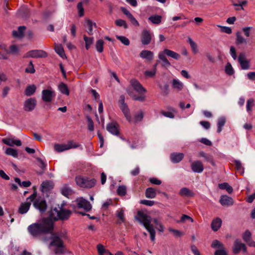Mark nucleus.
<instances>
[{
	"mask_svg": "<svg viewBox=\"0 0 255 255\" xmlns=\"http://www.w3.org/2000/svg\"><path fill=\"white\" fill-rule=\"evenodd\" d=\"M149 181L151 184L154 185H160L161 184V181L155 177L149 178Z\"/></svg>",
	"mask_w": 255,
	"mask_h": 255,
	"instance_id": "nucleus-64",
	"label": "nucleus"
},
{
	"mask_svg": "<svg viewBox=\"0 0 255 255\" xmlns=\"http://www.w3.org/2000/svg\"><path fill=\"white\" fill-rule=\"evenodd\" d=\"M53 228V221L49 219H45L41 223H35L29 225L27 230L33 237L36 238L43 233L50 232Z\"/></svg>",
	"mask_w": 255,
	"mask_h": 255,
	"instance_id": "nucleus-2",
	"label": "nucleus"
},
{
	"mask_svg": "<svg viewBox=\"0 0 255 255\" xmlns=\"http://www.w3.org/2000/svg\"><path fill=\"white\" fill-rule=\"evenodd\" d=\"M61 194L66 196L68 197L69 195L72 194L73 191L71 188L67 185L64 184L61 188Z\"/></svg>",
	"mask_w": 255,
	"mask_h": 255,
	"instance_id": "nucleus-27",
	"label": "nucleus"
},
{
	"mask_svg": "<svg viewBox=\"0 0 255 255\" xmlns=\"http://www.w3.org/2000/svg\"><path fill=\"white\" fill-rule=\"evenodd\" d=\"M222 221L221 219L217 218L214 219L211 223V228L214 231H217L222 225Z\"/></svg>",
	"mask_w": 255,
	"mask_h": 255,
	"instance_id": "nucleus-24",
	"label": "nucleus"
},
{
	"mask_svg": "<svg viewBox=\"0 0 255 255\" xmlns=\"http://www.w3.org/2000/svg\"><path fill=\"white\" fill-rule=\"evenodd\" d=\"M2 142L6 145L10 146L16 145L19 146L21 145V142L19 139L13 138H5L2 139Z\"/></svg>",
	"mask_w": 255,
	"mask_h": 255,
	"instance_id": "nucleus-16",
	"label": "nucleus"
},
{
	"mask_svg": "<svg viewBox=\"0 0 255 255\" xmlns=\"http://www.w3.org/2000/svg\"><path fill=\"white\" fill-rule=\"evenodd\" d=\"M172 84L173 88L178 91H181L184 87L183 83L177 79H174Z\"/></svg>",
	"mask_w": 255,
	"mask_h": 255,
	"instance_id": "nucleus-28",
	"label": "nucleus"
},
{
	"mask_svg": "<svg viewBox=\"0 0 255 255\" xmlns=\"http://www.w3.org/2000/svg\"><path fill=\"white\" fill-rule=\"evenodd\" d=\"M226 122V119L224 117H221L218 119L217 123V132L220 133L222 130V128L224 126Z\"/></svg>",
	"mask_w": 255,
	"mask_h": 255,
	"instance_id": "nucleus-38",
	"label": "nucleus"
},
{
	"mask_svg": "<svg viewBox=\"0 0 255 255\" xmlns=\"http://www.w3.org/2000/svg\"><path fill=\"white\" fill-rule=\"evenodd\" d=\"M120 109L122 110V112L125 115L127 121L129 122H132V120L130 115L129 110L128 108V106L127 104L123 105H120Z\"/></svg>",
	"mask_w": 255,
	"mask_h": 255,
	"instance_id": "nucleus-21",
	"label": "nucleus"
},
{
	"mask_svg": "<svg viewBox=\"0 0 255 255\" xmlns=\"http://www.w3.org/2000/svg\"><path fill=\"white\" fill-rule=\"evenodd\" d=\"M115 23L117 26H123L125 28H128V25H127L126 21H125L124 20L121 19H118L116 21Z\"/></svg>",
	"mask_w": 255,
	"mask_h": 255,
	"instance_id": "nucleus-59",
	"label": "nucleus"
},
{
	"mask_svg": "<svg viewBox=\"0 0 255 255\" xmlns=\"http://www.w3.org/2000/svg\"><path fill=\"white\" fill-rule=\"evenodd\" d=\"M36 194L33 193L26 199V201L22 203L18 209V212L21 214H25L29 210L31 203L33 202L34 207L40 212H45L47 209V204L44 200L41 197L36 198Z\"/></svg>",
	"mask_w": 255,
	"mask_h": 255,
	"instance_id": "nucleus-1",
	"label": "nucleus"
},
{
	"mask_svg": "<svg viewBox=\"0 0 255 255\" xmlns=\"http://www.w3.org/2000/svg\"><path fill=\"white\" fill-rule=\"evenodd\" d=\"M153 34L147 29H144L141 34V42L144 45L149 44L151 41Z\"/></svg>",
	"mask_w": 255,
	"mask_h": 255,
	"instance_id": "nucleus-11",
	"label": "nucleus"
},
{
	"mask_svg": "<svg viewBox=\"0 0 255 255\" xmlns=\"http://www.w3.org/2000/svg\"><path fill=\"white\" fill-rule=\"evenodd\" d=\"M211 247L213 248H220L223 249L224 248L223 244L219 242L218 240H214L212 243Z\"/></svg>",
	"mask_w": 255,
	"mask_h": 255,
	"instance_id": "nucleus-55",
	"label": "nucleus"
},
{
	"mask_svg": "<svg viewBox=\"0 0 255 255\" xmlns=\"http://www.w3.org/2000/svg\"><path fill=\"white\" fill-rule=\"evenodd\" d=\"M247 2H248L247 0H239L238 3H233V5L234 6H240L241 9L243 10L244 9L243 6L246 5Z\"/></svg>",
	"mask_w": 255,
	"mask_h": 255,
	"instance_id": "nucleus-60",
	"label": "nucleus"
},
{
	"mask_svg": "<svg viewBox=\"0 0 255 255\" xmlns=\"http://www.w3.org/2000/svg\"><path fill=\"white\" fill-rule=\"evenodd\" d=\"M225 72L229 75H232L234 73V70L230 63H228L225 66Z\"/></svg>",
	"mask_w": 255,
	"mask_h": 255,
	"instance_id": "nucleus-51",
	"label": "nucleus"
},
{
	"mask_svg": "<svg viewBox=\"0 0 255 255\" xmlns=\"http://www.w3.org/2000/svg\"><path fill=\"white\" fill-rule=\"evenodd\" d=\"M68 150L71 148H76L80 146V144L74 142L73 140H69L66 144Z\"/></svg>",
	"mask_w": 255,
	"mask_h": 255,
	"instance_id": "nucleus-50",
	"label": "nucleus"
},
{
	"mask_svg": "<svg viewBox=\"0 0 255 255\" xmlns=\"http://www.w3.org/2000/svg\"><path fill=\"white\" fill-rule=\"evenodd\" d=\"M64 204L62 203L61 206L55 207L50 210L49 212L50 220L56 221L58 220H66L69 219L71 215V211L68 209L63 208Z\"/></svg>",
	"mask_w": 255,
	"mask_h": 255,
	"instance_id": "nucleus-4",
	"label": "nucleus"
},
{
	"mask_svg": "<svg viewBox=\"0 0 255 255\" xmlns=\"http://www.w3.org/2000/svg\"><path fill=\"white\" fill-rule=\"evenodd\" d=\"M130 85L139 96L132 95L129 91H128V94L132 97L135 101L143 102L145 100V96L144 94L146 92V90L141 85V84L136 79H131L130 81Z\"/></svg>",
	"mask_w": 255,
	"mask_h": 255,
	"instance_id": "nucleus-5",
	"label": "nucleus"
},
{
	"mask_svg": "<svg viewBox=\"0 0 255 255\" xmlns=\"http://www.w3.org/2000/svg\"><path fill=\"white\" fill-rule=\"evenodd\" d=\"M117 193L120 196H125L127 193V188L125 186H119L117 189Z\"/></svg>",
	"mask_w": 255,
	"mask_h": 255,
	"instance_id": "nucleus-48",
	"label": "nucleus"
},
{
	"mask_svg": "<svg viewBox=\"0 0 255 255\" xmlns=\"http://www.w3.org/2000/svg\"><path fill=\"white\" fill-rule=\"evenodd\" d=\"M36 105V100L35 98H29L26 100L24 103V110L30 112L33 111Z\"/></svg>",
	"mask_w": 255,
	"mask_h": 255,
	"instance_id": "nucleus-13",
	"label": "nucleus"
},
{
	"mask_svg": "<svg viewBox=\"0 0 255 255\" xmlns=\"http://www.w3.org/2000/svg\"><path fill=\"white\" fill-rule=\"evenodd\" d=\"M36 87L34 85H29L26 88L24 93L25 95L30 96L32 95L35 92Z\"/></svg>",
	"mask_w": 255,
	"mask_h": 255,
	"instance_id": "nucleus-36",
	"label": "nucleus"
},
{
	"mask_svg": "<svg viewBox=\"0 0 255 255\" xmlns=\"http://www.w3.org/2000/svg\"><path fill=\"white\" fill-rule=\"evenodd\" d=\"M50 246L53 248V251L56 255H61L64 253V246L61 238L57 235L51 237Z\"/></svg>",
	"mask_w": 255,
	"mask_h": 255,
	"instance_id": "nucleus-6",
	"label": "nucleus"
},
{
	"mask_svg": "<svg viewBox=\"0 0 255 255\" xmlns=\"http://www.w3.org/2000/svg\"><path fill=\"white\" fill-rule=\"evenodd\" d=\"M85 27L87 28V31L89 35L93 34V26H96V24L93 22L92 20L90 19H85Z\"/></svg>",
	"mask_w": 255,
	"mask_h": 255,
	"instance_id": "nucleus-25",
	"label": "nucleus"
},
{
	"mask_svg": "<svg viewBox=\"0 0 255 255\" xmlns=\"http://www.w3.org/2000/svg\"><path fill=\"white\" fill-rule=\"evenodd\" d=\"M56 52L62 58L66 57L62 46L60 44H57L55 47Z\"/></svg>",
	"mask_w": 255,
	"mask_h": 255,
	"instance_id": "nucleus-33",
	"label": "nucleus"
},
{
	"mask_svg": "<svg viewBox=\"0 0 255 255\" xmlns=\"http://www.w3.org/2000/svg\"><path fill=\"white\" fill-rule=\"evenodd\" d=\"M235 164L237 170L241 174H243L244 173V168L242 165L241 162L240 160H235Z\"/></svg>",
	"mask_w": 255,
	"mask_h": 255,
	"instance_id": "nucleus-43",
	"label": "nucleus"
},
{
	"mask_svg": "<svg viewBox=\"0 0 255 255\" xmlns=\"http://www.w3.org/2000/svg\"><path fill=\"white\" fill-rule=\"evenodd\" d=\"M156 73L155 70L152 69L151 70H146L144 72V74L146 77H153Z\"/></svg>",
	"mask_w": 255,
	"mask_h": 255,
	"instance_id": "nucleus-61",
	"label": "nucleus"
},
{
	"mask_svg": "<svg viewBox=\"0 0 255 255\" xmlns=\"http://www.w3.org/2000/svg\"><path fill=\"white\" fill-rule=\"evenodd\" d=\"M236 43L237 44L247 43L246 39L241 35V32L239 31H238L236 33Z\"/></svg>",
	"mask_w": 255,
	"mask_h": 255,
	"instance_id": "nucleus-39",
	"label": "nucleus"
},
{
	"mask_svg": "<svg viewBox=\"0 0 255 255\" xmlns=\"http://www.w3.org/2000/svg\"><path fill=\"white\" fill-rule=\"evenodd\" d=\"M242 238L244 241L247 243L252 239L251 232L248 230H246L243 234Z\"/></svg>",
	"mask_w": 255,
	"mask_h": 255,
	"instance_id": "nucleus-41",
	"label": "nucleus"
},
{
	"mask_svg": "<svg viewBox=\"0 0 255 255\" xmlns=\"http://www.w3.org/2000/svg\"><path fill=\"white\" fill-rule=\"evenodd\" d=\"M104 42L102 39H99L97 41L96 43V49L97 51L100 53H101L103 51V45Z\"/></svg>",
	"mask_w": 255,
	"mask_h": 255,
	"instance_id": "nucleus-42",
	"label": "nucleus"
},
{
	"mask_svg": "<svg viewBox=\"0 0 255 255\" xmlns=\"http://www.w3.org/2000/svg\"><path fill=\"white\" fill-rule=\"evenodd\" d=\"M220 202L223 206H229L233 204L234 201L230 197L227 195H222L220 198Z\"/></svg>",
	"mask_w": 255,
	"mask_h": 255,
	"instance_id": "nucleus-20",
	"label": "nucleus"
},
{
	"mask_svg": "<svg viewBox=\"0 0 255 255\" xmlns=\"http://www.w3.org/2000/svg\"><path fill=\"white\" fill-rule=\"evenodd\" d=\"M78 208L83 209L85 211H89L92 208V205L90 202L82 197L78 198L76 200Z\"/></svg>",
	"mask_w": 255,
	"mask_h": 255,
	"instance_id": "nucleus-10",
	"label": "nucleus"
},
{
	"mask_svg": "<svg viewBox=\"0 0 255 255\" xmlns=\"http://www.w3.org/2000/svg\"><path fill=\"white\" fill-rule=\"evenodd\" d=\"M135 219L146 229L150 234L151 240L153 242L155 238V231L151 224V217L142 211H138Z\"/></svg>",
	"mask_w": 255,
	"mask_h": 255,
	"instance_id": "nucleus-3",
	"label": "nucleus"
},
{
	"mask_svg": "<svg viewBox=\"0 0 255 255\" xmlns=\"http://www.w3.org/2000/svg\"><path fill=\"white\" fill-rule=\"evenodd\" d=\"M24 26H20L18 28V30H13L12 31V36L15 38H22L23 36V32L25 30Z\"/></svg>",
	"mask_w": 255,
	"mask_h": 255,
	"instance_id": "nucleus-26",
	"label": "nucleus"
},
{
	"mask_svg": "<svg viewBox=\"0 0 255 255\" xmlns=\"http://www.w3.org/2000/svg\"><path fill=\"white\" fill-rule=\"evenodd\" d=\"M184 155L182 153L174 152L170 155V159L173 163H178L182 160Z\"/></svg>",
	"mask_w": 255,
	"mask_h": 255,
	"instance_id": "nucleus-22",
	"label": "nucleus"
},
{
	"mask_svg": "<svg viewBox=\"0 0 255 255\" xmlns=\"http://www.w3.org/2000/svg\"><path fill=\"white\" fill-rule=\"evenodd\" d=\"M35 70L32 61H30L27 67L25 69V72L28 73L33 74Z\"/></svg>",
	"mask_w": 255,
	"mask_h": 255,
	"instance_id": "nucleus-54",
	"label": "nucleus"
},
{
	"mask_svg": "<svg viewBox=\"0 0 255 255\" xmlns=\"http://www.w3.org/2000/svg\"><path fill=\"white\" fill-rule=\"evenodd\" d=\"M84 40L85 42V47L87 50H88L94 42V38L93 37H88L84 35Z\"/></svg>",
	"mask_w": 255,
	"mask_h": 255,
	"instance_id": "nucleus-40",
	"label": "nucleus"
},
{
	"mask_svg": "<svg viewBox=\"0 0 255 255\" xmlns=\"http://www.w3.org/2000/svg\"><path fill=\"white\" fill-rule=\"evenodd\" d=\"M88 122V128L90 131H93L94 129V123L92 118L90 116L87 117Z\"/></svg>",
	"mask_w": 255,
	"mask_h": 255,
	"instance_id": "nucleus-56",
	"label": "nucleus"
},
{
	"mask_svg": "<svg viewBox=\"0 0 255 255\" xmlns=\"http://www.w3.org/2000/svg\"><path fill=\"white\" fill-rule=\"evenodd\" d=\"M191 168L194 172L198 173L202 172L204 170L202 163L199 160L193 161L191 164Z\"/></svg>",
	"mask_w": 255,
	"mask_h": 255,
	"instance_id": "nucleus-15",
	"label": "nucleus"
},
{
	"mask_svg": "<svg viewBox=\"0 0 255 255\" xmlns=\"http://www.w3.org/2000/svg\"><path fill=\"white\" fill-rule=\"evenodd\" d=\"M252 29H253L252 27L247 26L243 27L242 30L246 36L249 37L250 36V31Z\"/></svg>",
	"mask_w": 255,
	"mask_h": 255,
	"instance_id": "nucleus-62",
	"label": "nucleus"
},
{
	"mask_svg": "<svg viewBox=\"0 0 255 255\" xmlns=\"http://www.w3.org/2000/svg\"><path fill=\"white\" fill-rule=\"evenodd\" d=\"M116 38L125 45L128 46L130 44L129 39L124 36L117 35Z\"/></svg>",
	"mask_w": 255,
	"mask_h": 255,
	"instance_id": "nucleus-47",
	"label": "nucleus"
},
{
	"mask_svg": "<svg viewBox=\"0 0 255 255\" xmlns=\"http://www.w3.org/2000/svg\"><path fill=\"white\" fill-rule=\"evenodd\" d=\"M238 61L242 69L248 70L250 69V64L249 61L247 59L244 54H240L239 55L238 57Z\"/></svg>",
	"mask_w": 255,
	"mask_h": 255,
	"instance_id": "nucleus-14",
	"label": "nucleus"
},
{
	"mask_svg": "<svg viewBox=\"0 0 255 255\" xmlns=\"http://www.w3.org/2000/svg\"><path fill=\"white\" fill-rule=\"evenodd\" d=\"M254 102V100L253 99H250L247 101L246 108L248 112L249 113L252 111V108L253 106Z\"/></svg>",
	"mask_w": 255,
	"mask_h": 255,
	"instance_id": "nucleus-57",
	"label": "nucleus"
},
{
	"mask_svg": "<svg viewBox=\"0 0 255 255\" xmlns=\"http://www.w3.org/2000/svg\"><path fill=\"white\" fill-rule=\"evenodd\" d=\"M5 153L7 155L12 156L13 157H17L18 155L17 151L12 148H7L5 150Z\"/></svg>",
	"mask_w": 255,
	"mask_h": 255,
	"instance_id": "nucleus-45",
	"label": "nucleus"
},
{
	"mask_svg": "<svg viewBox=\"0 0 255 255\" xmlns=\"http://www.w3.org/2000/svg\"><path fill=\"white\" fill-rule=\"evenodd\" d=\"M107 130L112 134L117 135L119 134L118 125L117 123H111L107 126Z\"/></svg>",
	"mask_w": 255,
	"mask_h": 255,
	"instance_id": "nucleus-18",
	"label": "nucleus"
},
{
	"mask_svg": "<svg viewBox=\"0 0 255 255\" xmlns=\"http://www.w3.org/2000/svg\"><path fill=\"white\" fill-rule=\"evenodd\" d=\"M219 187L221 189H226L229 193H232L233 191V188L227 183H223L219 184Z\"/></svg>",
	"mask_w": 255,
	"mask_h": 255,
	"instance_id": "nucleus-44",
	"label": "nucleus"
},
{
	"mask_svg": "<svg viewBox=\"0 0 255 255\" xmlns=\"http://www.w3.org/2000/svg\"><path fill=\"white\" fill-rule=\"evenodd\" d=\"M58 89L62 94L67 96L69 95V91L68 88L67 86L64 83L62 82L60 83V84L58 86Z\"/></svg>",
	"mask_w": 255,
	"mask_h": 255,
	"instance_id": "nucleus-31",
	"label": "nucleus"
},
{
	"mask_svg": "<svg viewBox=\"0 0 255 255\" xmlns=\"http://www.w3.org/2000/svg\"><path fill=\"white\" fill-rule=\"evenodd\" d=\"M143 117V112L142 111H140L134 115L133 122L135 123L140 122L142 121Z\"/></svg>",
	"mask_w": 255,
	"mask_h": 255,
	"instance_id": "nucleus-53",
	"label": "nucleus"
},
{
	"mask_svg": "<svg viewBox=\"0 0 255 255\" xmlns=\"http://www.w3.org/2000/svg\"><path fill=\"white\" fill-rule=\"evenodd\" d=\"M241 251L246 252L247 251L246 246L239 239H236L234 242V245L233 248V252L235 254H238Z\"/></svg>",
	"mask_w": 255,
	"mask_h": 255,
	"instance_id": "nucleus-12",
	"label": "nucleus"
},
{
	"mask_svg": "<svg viewBox=\"0 0 255 255\" xmlns=\"http://www.w3.org/2000/svg\"><path fill=\"white\" fill-rule=\"evenodd\" d=\"M139 56L140 58L147 61H151L154 57V53L148 50H143L139 53Z\"/></svg>",
	"mask_w": 255,
	"mask_h": 255,
	"instance_id": "nucleus-17",
	"label": "nucleus"
},
{
	"mask_svg": "<svg viewBox=\"0 0 255 255\" xmlns=\"http://www.w3.org/2000/svg\"><path fill=\"white\" fill-rule=\"evenodd\" d=\"M188 42L189 43L193 52L196 53L198 52V47L196 43L190 38H188Z\"/></svg>",
	"mask_w": 255,
	"mask_h": 255,
	"instance_id": "nucleus-46",
	"label": "nucleus"
},
{
	"mask_svg": "<svg viewBox=\"0 0 255 255\" xmlns=\"http://www.w3.org/2000/svg\"><path fill=\"white\" fill-rule=\"evenodd\" d=\"M19 52V49L15 45H11L9 46V50L7 51V53H11L12 54H17Z\"/></svg>",
	"mask_w": 255,
	"mask_h": 255,
	"instance_id": "nucleus-52",
	"label": "nucleus"
},
{
	"mask_svg": "<svg viewBox=\"0 0 255 255\" xmlns=\"http://www.w3.org/2000/svg\"><path fill=\"white\" fill-rule=\"evenodd\" d=\"M77 8L78 10V14L80 17H82L84 14V9L83 7L82 2H79L77 4Z\"/></svg>",
	"mask_w": 255,
	"mask_h": 255,
	"instance_id": "nucleus-58",
	"label": "nucleus"
},
{
	"mask_svg": "<svg viewBox=\"0 0 255 255\" xmlns=\"http://www.w3.org/2000/svg\"><path fill=\"white\" fill-rule=\"evenodd\" d=\"M145 194L146 198L153 199L156 197V192L154 188L148 187L146 189Z\"/></svg>",
	"mask_w": 255,
	"mask_h": 255,
	"instance_id": "nucleus-29",
	"label": "nucleus"
},
{
	"mask_svg": "<svg viewBox=\"0 0 255 255\" xmlns=\"http://www.w3.org/2000/svg\"><path fill=\"white\" fill-rule=\"evenodd\" d=\"M116 216L120 220L119 222L120 224L125 222V214L123 209H119L116 211Z\"/></svg>",
	"mask_w": 255,
	"mask_h": 255,
	"instance_id": "nucleus-37",
	"label": "nucleus"
},
{
	"mask_svg": "<svg viewBox=\"0 0 255 255\" xmlns=\"http://www.w3.org/2000/svg\"><path fill=\"white\" fill-rule=\"evenodd\" d=\"M186 222L193 223L194 222V220L191 217L184 214L181 216L180 220L178 223H185Z\"/></svg>",
	"mask_w": 255,
	"mask_h": 255,
	"instance_id": "nucleus-49",
	"label": "nucleus"
},
{
	"mask_svg": "<svg viewBox=\"0 0 255 255\" xmlns=\"http://www.w3.org/2000/svg\"><path fill=\"white\" fill-rule=\"evenodd\" d=\"M97 249L99 255H109L110 254V252L106 250L102 244H98L97 245Z\"/></svg>",
	"mask_w": 255,
	"mask_h": 255,
	"instance_id": "nucleus-30",
	"label": "nucleus"
},
{
	"mask_svg": "<svg viewBox=\"0 0 255 255\" xmlns=\"http://www.w3.org/2000/svg\"><path fill=\"white\" fill-rule=\"evenodd\" d=\"M122 10L123 12L127 16V17L130 20L132 24L135 26H138L139 23L137 20L134 18L133 15L128 10L127 8L122 7Z\"/></svg>",
	"mask_w": 255,
	"mask_h": 255,
	"instance_id": "nucleus-19",
	"label": "nucleus"
},
{
	"mask_svg": "<svg viewBox=\"0 0 255 255\" xmlns=\"http://www.w3.org/2000/svg\"><path fill=\"white\" fill-rule=\"evenodd\" d=\"M162 17L159 15H153L148 17V20L154 24H159L161 21Z\"/></svg>",
	"mask_w": 255,
	"mask_h": 255,
	"instance_id": "nucleus-35",
	"label": "nucleus"
},
{
	"mask_svg": "<svg viewBox=\"0 0 255 255\" xmlns=\"http://www.w3.org/2000/svg\"><path fill=\"white\" fill-rule=\"evenodd\" d=\"M55 96V92L51 88L42 91L41 98L42 101L45 103L51 102Z\"/></svg>",
	"mask_w": 255,
	"mask_h": 255,
	"instance_id": "nucleus-8",
	"label": "nucleus"
},
{
	"mask_svg": "<svg viewBox=\"0 0 255 255\" xmlns=\"http://www.w3.org/2000/svg\"><path fill=\"white\" fill-rule=\"evenodd\" d=\"M140 203L148 206H152L154 204V201L148 200H142L140 201Z\"/></svg>",
	"mask_w": 255,
	"mask_h": 255,
	"instance_id": "nucleus-63",
	"label": "nucleus"
},
{
	"mask_svg": "<svg viewBox=\"0 0 255 255\" xmlns=\"http://www.w3.org/2000/svg\"><path fill=\"white\" fill-rule=\"evenodd\" d=\"M54 149L57 152H61L68 150L66 144H55Z\"/></svg>",
	"mask_w": 255,
	"mask_h": 255,
	"instance_id": "nucleus-32",
	"label": "nucleus"
},
{
	"mask_svg": "<svg viewBox=\"0 0 255 255\" xmlns=\"http://www.w3.org/2000/svg\"><path fill=\"white\" fill-rule=\"evenodd\" d=\"M75 181L79 186L84 188H91L95 185L96 182L95 179H90L81 176H77Z\"/></svg>",
	"mask_w": 255,
	"mask_h": 255,
	"instance_id": "nucleus-7",
	"label": "nucleus"
},
{
	"mask_svg": "<svg viewBox=\"0 0 255 255\" xmlns=\"http://www.w3.org/2000/svg\"><path fill=\"white\" fill-rule=\"evenodd\" d=\"M165 52L167 56L171 57L176 60H178L180 57V56L179 54L168 49H165Z\"/></svg>",
	"mask_w": 255,
	"mask_h": 255,
	"instance_id": "nucleus-34",
	"label": "nucleus"
},
{
	"mask_svg": "<svg viewBox=\"0 0 255 255\" xmlns=\"http://www.w3.org/2000/svg\"><path fill=\"white\" fill-rule=\"evenodd\" d=\"M47 56L46 52L42 50H33L27 52L24 56L25 58H45Z\"/></svg>",
	"mask_w": 255,
	"mask_h": 255,
	"instance_id": "nucleus-9",
	"label": "nucleus"
},
{
	"mask_svg": "<svg viewBox=\"0 0 255 255\" xmlns=\"http://www.w3.org/2000/svg\"><path fill=\"white\" fill-rule=\"evenodd\" d=\"M180 196L182 197H193L195 194L186 187L182 188L179 192Z\"/></svg>",
	"mask_w": 255,
	"mask_h": 255,
	"instance_id": "nucleus-23",
	"label": "nucleus"
}]
</instances>
